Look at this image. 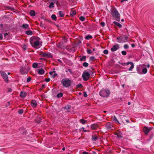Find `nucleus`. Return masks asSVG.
<instances>
[{"instance_id":"obj_52","label":"nucleus","mask_w":154,"mask_h":154,"mask_svg":"<svg viewBox=\"0 0 154 154\" xmlns=\"http://www.w3.org/2000/svg\"><path fill=\"white\" fill-rule=\"evenodd\" d=\"M4 36L5 38H7L8 37V35L7 33H5L4 34Z\"/></svg>"},{"instance_id":"obj_41","label":"nucleus","mask_w":154,"mask_h":154,"mask_svg":"<svg viewBox=\"0 0 154 154\" xmlns=\"http://www.w3.org/2000/svg\"><path fill=\"white\" fill-rule=\"evenodd\" d=\"M100 25L102 27H104L105 26V23L104 22H102L100 23Z\"/></svg>"},{"instance_id":"obj_28","label":"nucleus","mask_w":154,"mask_h":154,"mask_svg":"<svg viewBox=\"0 0 154 154\" xmlns=\"http://www.w3.org/2000/svg\"><path fill=\"white\" fill-rule=\"evenodd\" d=\"M51 18L53 20L56 21L57 20V17L55 14H52L51 16Z\"/></svg>"},{"instance_id":"obj_12","label":"nucleus","mask_w":154,"mask_h":154,"mask_svg":"<svg viewBox=\"0 0 154 154\" xmlns=\"http://www.w3.org/2000/svg\"><path fill=\"white\" fill-rule=\"evenodd\" d=\"M119 45L117 44H116L113 45L112 47L111 48V50L112 51L114 52L119 49Z\"/></svg>"},{"instance_id":"obj_45","label":"nucleus","mask_w":154,"mask_h":154,"mask_svg":"<svg viewBox=\"0 0 154 154\" xmlns=\"http://www.w3.org/2000/svg\"><path fill=\"white\" fill-rule=\"evenodd\" d=\"M82 87V85L81 84H78L77 85V87L78 88H81Z\"/></svg>"},{"instance_id":"obj_59","label":"nucleus","mask_w":154,"mask_h":154,"mask_svg":"<svg viewBox=\"0 0 154 154\" xmlns=\"http://www.w3.org/2000/svg\"><path fill=\"white\" fill-rule=\"evenodd\" d=\"M146 67L148 68H149L150 67V65L149 64H148L146 66Z\"/></svg>"},{"instance_id":"obj_58","label":"nucleus","mask_w":154,"mask_h":154,"mask_svg":"<svg viewBox=\"0 0 154 154\" xmlns=\"http://www.w3.org/2000/svg\"><path fill=\"white\" fill-rule=\"evenodd\" d=\"M82 154H89L88 152H83Z\"/></svg>"},{"instance_id":"obj_2","label":"nucleus","mask_w":154,"mask_h":154,"mask_svg":"<svg viewBox=\"0 0 154 154\" xmlns=\"http://www.w3.org/2000/svg\"><path fill=\"white\" fill-rule=\"evenodd\" d=\"M146 67V65L144 64H140L137 66V71L140 74H143L146 73L147 70Z\"/></svg>"},{"instance_id":"obj_5","label":"nucleus","mask_w":154,"mask_h":154,"mask_svg":"<svg viewBox=\"0 0 154 154\" xmlns=\"http://www.w3.org/2000/svg\"><path fill=\"white\" fill-rule=\"evenodd\" d=\"M128 37L126 35H124L118 36L117 40V42L119 43H125L128 42Z\"/></svg>"},{"instance_id":"obj_62","label":"nucleus","mask_w":154,"mask_h":154,"mask_svg":"<svg viewBox=\"0 0 154 154\" xmlns=\"http://www.w3.org/2000/svg\"><path fill=\"white\" fill-rule=\"evenodd\" d=\"M125 121H126V122L127 123H129L130 122L128 120H126Z\"/></svg>"},{"instance_id":"obj_17","label":"nucleus","mask_w":154,"mask_h":154,"mask_svg":"<svg viewBox=\"0 0 154 154\" xmlns=\"http://www.w3.org/2000/svg\"><path fill=\"white\" fill-rule=\"evenodd\" d=\"M20 27L24 29H28L29 25L27 24H24L21 26Z\"/></svg>"},{"instance_id":"obj_16","label":"nucleus","mask_w":154,"mask_h":154,"mask_svg":"<svg viewBox=\"0 0 154 154\" xmlns=\"http://www.w3.org/2000/svg\"><path fill=\"white\" fill-rule=\"evenodd\" d=\"M115 135L118 138H121L122 137V133L120 131L117 132Z\"/></svg>"},{"instance_id":"obj_50","label":"nucleus","mask_w":154,"mask_h":154,"mask_svg":"<svg viewBox=\"0 0 154 154\" xmlns=\"http://www.w3.org/2000/svg\"><path fill=\"white\" fill-rule=\"evenodd\" d=\"M50 78H46L45 79V81L46 82H48L50 81Z\"/></svg>"},{"instance_id":"obj_51","label":"nucleus","mask_w":154,"mask_h":154,"mask_svg":"<svg viewBox=\"0 0 154 154\" xmlns=\"http://www.w3.org/2000/svg\"><path fill=\"white\" fill-rule=\"evenodd\" d=\"M84 97H87L88 96V95H87V94L86 93V92H84Z\"/></svg>"},{"instance_id":"obj_27","label":"nucleus","mask_w":154,"mask_h":154,"mask_svg":"<svg viewBox=\"0 0 154 154\" xmlns=\"http://www.w3.org/2000/svg\"><path fill=\"white\" fill-rule=\"evenodd\" d=\"M134 63L132 64L131 65V67L128 69V71H131L132 69L134 68Z\"/></svg>"},{"instance_id":"obj_30","label":"nucleus","mask_w":154,"mask_h":154,"mask_svg":"<svg viewBox=\"0 0 154 154\" xmlns=\"http://www.w3.org/2000/svg\"><path fill=\"white\" fill-rule=\"evenodd\" d=\"M91 139L93 140L96 141L97 140V137L95 136H92Z\"/></svg>"},{"instance_id":"obj_54","label":"nucleus","mask_w":154,"mask_h":154,"mask_svg":"<svg viewBox=\"0 0 154 154\" xmlns=\"http://www.w3.org/2000/svg\"><path fill=\"white\" fill-rule=\"evenodd\" d=\"M133 63L132 62H128L127 63V65H129V64H132Z\"/></svg>"},{"instance_id":"obj_31","label":"nucleus","mask_w":154,"mask_h":154,"mask_svg":"<svg viewBox=\"0 0 154 154\" xmlns=\"http://www.w3.org/2000/svg\"><path fill=\"white\" fill-rule=\"evenodd\" d=\"M92 38V36L91 35H88L86 36L85 38V39H88L89 38Z\"/></svg>"},{"instance_id":"obj_42","label":"nucleus","mask_w":154,"mask_h":154,"mask_svg":"<svg viewBox=\"0 0 154 154\" xmlns=\"http://www.w3.org/2000/svg\"><path fill=\"white\" fill-rule=\"evenodd\" d=\"M124 48L126 49H127L128 48L129 46L127 44H125L124 46Z\"/></svg>"},{"instance_id":"obj_38","label":"nucleus","mask_w":154,"mask_h":154,"mask_svg":"<svg viewBox=\"0 0 154 154\" xmlns=\"http://www.w3.org/2000/svg\"><path fill=\"white\" fill-rule=\"evenodd\" d=\"M121 53L123 55H126L127 54L126 51H122Z\"/></svg>"},{"instance_id":"obj_57","label":"nucleus","mask_w":154,"mask_h":154,"mask_svg":"<svg viewBox=\"0 0 154 154\" xmlns=\"http://www.w3.org/2000/svg\"><path fill=\"white\" fill-rule=\"evenodd\" d=\"M54 72H55V71H53L52 72H49V74L51 75H52Z\"/></svg>"},{"instance_id":"obj_36","label":"nucleus","mask_w":154,"mask_h":154,"mask_svg":"<svg viewBox=\"0 0 154 154\" xmlns=\"http://www.w3.org/2000/svg\"><path fill=\"white\" fill-rule=\"evenodd\" d=\"M88 65V64L87 62H84L83 63V66L85 67H87Z\"/></svg>"},{"instance_id":"obj_32","label":"nucleus","mask_w":154,"mask_h":154,"mask_svg":"<svg viewBox=\"0 0 154 154\" xmlns=\"http://www.w3.org/2000/svg\"><path fill=\"white\" fill-rule=\"evenodd\" d=\"M23 112V109H20L18 111V113L20 114H22Z\"/></svg>"},{"instance_id":"obj_19","label":"nucleus","mask_w":154,"mask_h":154,"mask_svg":"<svg viewBox=\"0 0 154 154\" xmlns=\"http://www.w3.org/2000/svg\"><path fill=\"white\" fill-rule=\"evenodd\" d=\"M113 23L115 25L118 26L119 27L121 28L122 27V24H121L120 23H119L118 22H117L116 21H114L113 22Z\"/></svg>"},{"instance_id":"obj_55","label":"nucleus","mask_w":154,"mask_h":154,"mask_svg":"<svg viewBox=\"0 0 154 154\" xmlns=\"http://www.w3.org/2000/svg\"><path fill=\"white\" fill-rule=\"evenodd\" d=\"M2 38H3V35H2V33H1L0 34V40H2Z\"/></svg>"},{"instance_id":"obj_25","label":"nucleus","mask_w":154,"mask_h":154,"mask_svg":"<svg viewBox=\"0 0 154 154\" xmlns=\"http://www.w3.org/2000/svg\"><path fill=\"white\" fill-rule=\"evenodd\" d=\"M79 122L82 124H85L87 122V121L85 120L82 119L79 120Z\"/></svg>"},{"instance_id":"obj_20","label":"nucleus","mask_w":154,"mask_h":154,"mask_svg":"<svg viewBox=\"0 0 154 154\" xmlns=\"http://www.w3.org/2000/svg\"><path fill=\"white\" fill-rule=\"evenodd\" d=\"M30 15L32 17L34 16L35 15V12L33 10H31L29 13Z\"/></svg>"},{"instance_id":"obj_63","label":"nucleus","mask_w":154,"mask_h":154,"mask_svg":"<svg viewBox=\"0 0 154 154\" xmlns=\"http://www.w3.org/2000/svg\"><path fill=\"white\" fill-rule=\"evenodd\" d=\"M62 149L63 150V151H64L65 150V148L64 147H63Z\"/></svg>"},{"instance_id":"obj_53","label":"nucleus","mask_w":154,"mask_h":154,"mask_svg":"<svg viewBox=\"0 0 154 154\" xmlns=\"http://www.w3.org/2000/svg\"><path fill=\"white\" fill-rule=\"evenodd\" d=\"M81 129H82V131L85 132H86L87 131L85 129V128L83 127H82V128H81Z\"/></svg>"},{"instance_id":"obj_43","label":"nucleus","mask_w":154,"mask_h":154,"mask_svg":"<svg viewBox=\"0 0 154 154\" xmlns=\"http://www.w3.org/2000/svg\"><path fill=\"white\" fill-rule=\"evenodd\" d=\"M87 53L89 54H90L92 53L91 51L89 49H88L87 50Z\"/></svg>"},{"instance_id":"obj_4","label":"nucleus","mask_w":154,"mask_h":154,"mask_svg":"<svg viewBox=\"0 0 154 154\" xmlns=\"http://www.w3.org/2000/svg\"><path fill=\"white\" fill-rule=\"evenodd\" d=\"M111 13L112 17L115 18L116 20L119 22L120 21V14L115 8L111 11Z\"/></svg>"},{"instance_id":"obj_48","label":"nucleus","mask_w":154,"mask_h":154,"mask_svg":"<svg viewBox=\"0 0 154 154\" xmlns=\"http://www.w3.org/2000/svg\"><path fill=\"white\" fill-rule=\"evenodd\" d=\"M95 59V57L94 56H92L90 57V60H93Z\"/></svg>"},{"instance_id":"obj_26","label":"nucleus","mask_w":154,"mask_h":154,"mask_svg":"<svg viewBox=\"0 0 154 154\" xmlns=\"http://www.w3.org/2000/svg\"><path fill=\"white\" fill-rule=\"evenodd\" d=\"M80 60L82 61H86V57L85 56H82L80 59Z\"/></svg>"},{"instance_id":"obj_64","label":"nucleus","mask_w":154,"mask_h":154,"mask_svg":"<svg viewBox=\"0 0 154 154\" xmlns=\"http://www.w3.org/2000/svg\"><path fill=\"white\" fill-rule=\"evenodd\" d=\"M125 1V0H121V3H122L124 1Z\"/></svg>"},{"instance_id":"obj_56","label":"nucleus","mask_w":154,"mask_h":154,"mask_svg":"<svg viewBox=\"0 0 154 154\" xmlns=\"http://www.w3.org/2000/svg\"><path fill=\"white\" fill-rule=\"evenodd\" d=\"M68 71L71 74L72 73V72L71 69H68Z\"/></svg>"},{"instance_id":"obj_34","label":"nucleus","mask_w":154,"mask_h":154,"mask_svg":"<svg viewBox=\"0 0 154 154\" xmlns=\"http://www.w3.org/2000/svg\"><path fill=\"white\" fill-rule=\"evenodd\" d=\"M54 7V3L52 2H51L49 6V8H53Z\"/></svg>"},{"instance_id":"obj_40","label":"nucleus","mask_w":154,"mask_h":154,"mask_svg":"<svg viewBox=\"0 0 154 154\" xmlns=\"http://www.w3.org/2000/svg\"><path fill=\"white\" fill-rule=\"evenodd\" d=\"M113 120L114 121L116 122H118V120L115 116H114L113 118Z\"/></svg>"},{"instance_id":"obj_7","label":"nucleus","mask_w":154,"mask_h":154,"mask_svg":"<svg viewBox=\"0 0 154 154\" xmlns=\"http://www.w3.org/2000/svg\"><path fill=\"white\" fill-rule=\"evenodd\" d=\"M0 73L1 76L4 79L6 83L8 82V77L6 73L3 71H1Z\"/></svg>"},{"instance_id":"obj_37","label":"nucleus","mask_w":154,"mask_h":154,"mask_svg":"<svg viewBox=\"0 0 154 154\" xmlns=\"http://www.w3.org/2000/svg\"><path fill=\"white\" fill-rule=\"evenodd\" d=\"M45 52H42L40 54V55L42 57H45Z\"/></svg>"},{"instance_id":"obj_10","label":"nucleus","mask_w":154,"mask_h":154,"mask_svg":"<svg viewBox=\"0 0 154 154\" xmlns=\"http://www.w3.org/2000/svg\"><path fill=\"white\" fill-rule=\"evenodd\" d=\"M106 128L109 131H111L114 129V127L113 126L112 123L110 122H108L106 124Z\"/></svg>"},{"instance_id":"obj_47","label":"nucleus","mask_w":154,"mask_h":154,"mask_svg":"<svg viewBox=\"0 0 154 154\" xmlns=\"http://www.w3.org/2000/svg\"><path fill=\"white\" fill-rule=\"evenodd\" d=\"M27 48V45H25V44H24L23 45V48L24 50H26V49Z\"/></svg>"},{"instance_id":"obj_18","label":"nucleus","mask_w":154,"mask_h":154,"mask_svg":"<svg viewBox=\"0 0 154 154\" xmlns=\"http://www.w3.org/2000/svg\"><path fill=\"white\" fill-rule=\"evenodd\" d=\"M99 127V125L96 124H93L91 126V128L93 129H95Z\"/></svg>"},{"instance_id":"obj_33","label":"nucleus","mask_w":154,"mask_h":154,"mask_svg":"<svg viewBox=\"0 0 154 154\" xmlns=\"http://www.w3.org/2000/svg\"><path fill=\"white\" fill-rule=\"evenodd\" d=\"M32 66L33 68H36L37 67L38 64L37 63H34L32 64Z\"/></svg>"},{"instance_id":"obj_35","label":"nucleus","mask_w":154,"mask_h":154,"mask_svg":"<svg viewBox=\"0 0 154 154\" xmlns=\"http://www.w3.org/2000/svg\"><path fill=\"white\" fill-rule=\"evenodd\" d=\"M85 19V17L83 16H81L80 17V20L82 21H84Z\"/></svg>"},{"instance_id":"obj_21","label":"nucleus","mask_w":154,"mask_h":154,"mask_svg":"<svg viewBox=\"0 0 154 154\" xmlns=\"http://www.w3.org/2000/svg\"><path fill=\"white\" fill-rule=\"evenodd\" d=\"M70 14L71 17H74L76 14V12L75 11H72L70 13Z\"/></svg>"},{"instance_id":"obj_23","label":"nucleus","mask_w":154,"mask_h":154,"mask_svg":"<svg viewBox=\"0 0 154 154\" xmlns=\"http://www.w3.org/2000/svg\"><path fill=\"white\" fill-rule=\"evenodd\" d=\"M58 13L60 17H63L64 15V14L63 12L62 11H59L58 12Z\"/></svg>"},{"instance_id":"obj_8","label":"nucleus","mask_w":154,"mask_h":154,"mask_svg":"<svg viewBox=\"0 0 154 154\" xmlns=\"http://www.w3.org/2000/svg\"><path fill=\"white\" fill-rule=\"evenodd\" d=\"M90 74L87 71L84 72L82 75V77L83 80L85 81H87L89 78Z\"/></svg>"},{"instance_id":"obj_14","label":"nucleus","mask_w":154,"mask_h":154,"mask_svg":"<svg viewBox=\"0 0 154 154\" xmlns=\"http://www.w3.org/2000/svg\"><path fill=\"white\" fill-rule=\"evenodd\" d=\"M31 105L33 107H35L37 106V103L36 100H32L31 102Z\"/></svg>"},{"instance_id":"obj_3","label":"nucleus","mask_w":154,"mask_h":154,"mask_svg":"<svg viewBox=\"0 0 154 154\" xmlns=\"http://www.w3.org/2000/svg\"><path fill=\"white\" fill-rule=\"evenodd\" d=\"M71 80L69 78H64L61 81V84L63 87L68 88L70 86L71 84Z\"/></svg>"},{"instance_id":"obj_13","label":"nucleus","mask_w":154,"mask_h":154,"mask_svg":"<svg viewBox=\"0 0 154 154\" xmlns=\"http://www.w3.org/2000/svg\"><path fill=\"white\" fill-rule=\"evenodd\" d=\"M26 93L24 91H22L20 94V96L23 98L25 97L26 95Z\"/></svg>"},{"instance_id":"obj_22","label":"nucleus","mask_w":154,"mask_h":154,"mask_svg":"<svg viewBox=\"0 0 154 154\" xmlns=\"http://www.w3.org/2000/svg\"><path fill=\"white\" fill-rule=\"evenodd\" d=\"M38 73L39 75H43L45 73V71L43 69H41L38 70Z\"/></svg>"},{"instance_id":"obj_39","label":"nucleus","mask_w":154,"mask_h":154,"mask_svg":"<svg viewBox=\"0 0 154 154\" xmlns=\"http://www.w3.org/2000/svg\"><path fill=\"white\" fill-rule=\"evenodd\" d=\"M103 52L104 54H108V51L107 49L104 50L103 51Z\"/></svg>"},{"instance_id":"obj_60","label":"nucleus","mask_w":154,"mask_h":154,"mask_svg":"<svg viewBox=\"0 0 154 154\" xmlns=\"http://www.w3.org/2000/svg\"><path fill=\"white\" fill-rule=\"evenodd\" d=\"M131 47L133 48V47H134L135 45L134 44H131Z\"/></svg>"},{"instance_id":"obj_6","label":"nucleus","mask_w":154,"mask_h":154,"mask_svg":"<svg viewBox=\"0 0 154 154\" xmlns=\"http://www.w3.org/2000/svg\"><path fill=\"white\" fill-rule=\"evenodd\" d=\"M110 94V91L108 89H102L100 91V95L102 97H107Z\"/></svg>"},{"instance_id":"obj_61","label":"nucleus","mask_w":154,"mask_h":154,"mask_svg":"<svg viewBox=\"0 0 154 154\" xmlns=\"http://www.w3.org/2000/svg\"><path fill=\"white\" fill-rule=\"evenodd\" d=\"M58 61L60 63H62V61L60 60L59 59H58Z\"/></svg>"},{"instance_id":"obj_1","label":"nucleus","mask_w":154,"mask_h":154,"mask_svg":"<svg viewBox=\"0 0 154 154\" xmlns=\"http://www.w3.org/2000/svg\"><path fill=\"white\" fill-rule=\"evenodd\" d=\"M40 39L38 37H32L30 39V43L33 47L40 48L41 46L39 43Z\"/></svg>"},{"instance_id":"obj_44","label":"nucleus","mask_w":154,"mask_h":154,"mask_svg":"<svg viewBox=\"0 0 154 154\" xmlns=\"http://www.w3.org/2000/svg\"><path fill=\"white\" fill-rule=\"evenodd\" d=\"M31 80V77H29L27 79L26 81H27V82H29Z\"/></svg>"},{"instance_id":"obj_9","label":"nucleus","mask_w":154,"mask_h":154,"mask_svg":"<svg viewBox=\"0 0 154 154\" xmlns=\"http://www.w3.org/2000/svg\"><path fill=\"white\" fill-rule=\"evenodd\" d=\"M152 127L144 126L143 128V131L146 135H147L149 132L152 129Z\"/></svg>"},{"instance_id":"obj_29","label":"nucleus","mask_w":154,"mask_h":154,"mask_svg":"<svg viewBox=\"0 0 154 154\" xmlns=\"http://www.w3.org/2000/svg\"><path fill=\"white\" fill-rule=\"evenodd\" d=\"M63 93L60 92L57 94V98L61 97L63 96Z\"/></svg>"},{"instance_id":"obj_15","label":"nucleus","mask_w":154,"mask_h":154,"mask_svg":"<svg viewBox=\"0 0 154 154\" xmlns=\"http://www.w3.org/2000/svg\"><path fill=\"white\" fill-rule=\"evenodd\" d=\"M45 57L49 58H52L53 57V55L50 53L45 52Z\"/></svg>"},{"instance_id":"obj_46","label":"nucleus","mask_w":154,"mask_h":154,"mask_svg":"<svg viewBox=\"0 0 154 154\" xmlns=\"http://www.w3.org/2000/svg\"><path fill=\"white\" fill-rule=\"evenodd\" d=\"M119 63L123 66H125L126 64V63H120V62H119Z\"/></svg>"},{"instance_id":"obj_11","label":"nucleus","mask_w":154,"mask_h":154,"mask_svg":"<svg viewBox=\"0 0 154 154\" xmlns=\"http://www.w3.org/2000/svg\"><path fill=\"white\" fill-rule=\"evenodd\" d=\"M28 70H26V69L25 67L21 66L20 67V72L22 74H26Z\"/></svg>"},{"instance_id":"obj_24","label":"nucleus","mask_w":154,"mask_h":154,"mask_svg":"<svg viewBox=\"0 0 154 154\" xmlns=\"http://www.w3.org/2000/svg\"><path fill=\"white\" fill-rule=\"evenodd\" d=\"M25 33L27 35H31L32 34V32L30 30H27L26 31Z\"/></svg>"},{"instance_id":"obj_49","label":"nucleus","mask_w":154,"mask_h":154,"mask_svg":"<svg viewBox=\"0 0 154 154\" xmlns=\"http://www.w3.org/2000/svg\"><path fill=\"white\" fill-rule=\"evenodd\" d=\"M57 74L55 72H55H54V74L53 75V78L55 77L56 76H57Z\"/></svg>"}]
</instances>
